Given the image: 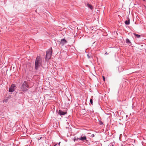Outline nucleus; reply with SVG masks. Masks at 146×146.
<instances>
[{
  "label": "nucleus",
  "mask_w": 146,
  "mask_h": 146,
  "mask_svg": "<svg viewBox=\"0 0 146 146\" xmlns=\"http://www.w3.org/2000/svg\"><path fill=\"white\" fill-rule=\"evenodd\" d=\"M56 145H55L54 146H56Z\"/></svg>",
  "instance_id": "2eb2a0df"
},
{
  "label": "nucleus",
  "mask_w": 146,
  "mask_h": 146,
  "mask_svg": "<svg viewBox=\"0 0 146 146\" xmlns=\"http://www.w3.org/2000/svg\"><path fill=\"white\" fill-rule=\"evenodd\" d=\"M133 34L136 36V37L138 38H139L141 36L140 35L137 34L135 33H134Z\"/></svg>",
  "instance_id": "9d476101"
},
{
  "label": "nucleus",
  "mask_w": 146,
  "mask_h": 146,
  "mask_svg": "<svg viewBox=\"0 0 146 146\" xmlns=\"http://www.w3.org/2000/svg\"><path fill=\"white\" fill-rule=\"evenodd\" d=\"M103 78L104 81H105V78L104 76H103Z\"/></svg>",
  "instance_id": "ddd939ff"
},
{
  "label": "nucleus",
  "mask_w": 146,
  "mask_h": 146,
  "mask_svg": "<svg viewBox=\"0 0 146 146\" xmlns=\"http://www.w3.org/2000/svg\"><path fill=\"white\" fill-rule=\"evenodd\" d=\"M90 102L91 103V104L93 105V100L92 99H91L90 100Z\"/></svg>",
  "instance_id": "f8f14e48"
},
{
  "label": "nucleus",
  "mask_w": 146,
  "mask_h": 146,
  "mask_svg": "<svg viewBox=\"0 0 146 146\" xmlns=\"http://www.w3.org/2000/svg\"><path fill=\"white\" fill-rule=\"evenodd\" d=\"M58 113L60 115H63L65 114L66 113V112H64L62 111V110H60L59 111Z\"/></svg>",
  "instance_id": "0eeeda50"
},
{
  "label": "nucleus",
  "mask_w": 146,
  "mask_h": 146,
  "mask_svg": "<svg viewBox=\"0 0 146 146\" xmlns=\"http://www.w3.org/2000/svg\"><path fill=\"white\" fill-rule=\"evenodd\" d=\"M30 88V87L28 83L25 81L22 84L21 87V89L23 92H26L28 90V88Z\"/></svg>",
  "instance_id": "f257e3e1"
},
{
  "label": "nucleus",
  "mask_w": 146,
  "mask_h": 146,
  "mask_svg": "<svg viewBox=\"0 0 146 146\" xmlns=\"http://www.w3.org/2000/svg\"><path fill=\"white\" fill-rule=\"evenodd\" d=\"M41 59L39 56H37L35 61V69L37 70L38 67L41 64Z\"/></svg>",
  "instance_id": "f03ea898"
},
{
  "label": "nucleus",
  "mask_w": 146,
  "mask_h": 146,
  "mask_svg": "<svg viewBox=\"0 0 146 146\" xmlns=\"http://www.w3.org/2000/svg\"><path fill=\"white\" fill-rule=\"evenodd\" d=\"M125 24L126 25H129L130 23V20L129 18L127 21H125Z\"/></svg>",
  "instance_id": "6e6552de"
},
{
  "label": "nucleus",
  "mask_w": 146,
  "mask_h": 146,
  "mask_svg": "<svg viewBox=\"0 0 146 146\" xmlns=\"http://www.w3.org/2000/svg\"><path fill=\"white\" fill-rule=\"evenodd\" d=\"M15 87L16 86L15 84H12L10 87L9 89V92H13L15 90Z\"/></svg>",
  "instance_id": "20e7f679"
},
{
  "label": "nucleus",
  "mask_w": 146,
  "mask_h": 146,
  "mask_svg": "<svg viewBox=\"0 0 146 146\" xmlns=\"http://www.w3.org/2000/svg\"><path fill=\"white\" fill-rule=\"evenodd\" d=\"M91 136L92 137H94V134H92V135Z\"/></svg>",
  "instance_id": "4468645a"
},
{
  "label": "nucleus",
  "mask_w": 146,
  "mask_h": 146,
  "mask_svg": "<svg viewBox=\"0 0 146 146\" xmlns=\"http://www.w3.org/2000/svg\"><path fill=\"white\" fill-rule=\"evenodd\" d=\"M87 5L88 7L89 8H90V9H91V10H92L93 9V7L90 5L89 4H87Z\"/></svg>",
  "instance_id": "1a4fd4ad"
},
{
  "label": "nucleus",
  "mask_w": 146,
  "mask_h": 146,
  "mask_svg": "<svg viewBox=\"0 0 146 146\" xmlns=\"http://www.w3.org/2000/svg\"><path fill=\"white\" fill-rule=\"evenodd\" d=\"M78 139L82 140L83 141L85 140L87 141L86 138V136L81 137L80 138H77L76 139H74V141L75 142L76 140H78Z\"/></svg>",
  "instance_id": "39448f33"
},
{
  "label": "nucleus",
  "mask_w": 146,
  "mask_h": 146,
  "mask_svg": "<svg viewBox=\"0 0 146 146\" xmlns=\"http://www.w3.org/2000/svg\"><path fill=\"white\" fill-rule=\"evenodd\" d=\"M52 53V49L51 48L50 49L48 50L46 52V59L48 60L50 58Z\"/></svg>",
  "instance_id": "7ed1b4c3"
},
{
  "label": "nucleus",
  "mask_w": 146,
  "mask_h": 146,
  "mask_svg": "<svg viewBox=\"0 0 146 146\" xmlns=\"http://www.w3.org/2000/svg\"><path fill=\"white\" fill-rule=\"evenodd\" d=\"M102 124V122H101V124Z\"/></svg>",
  "instance_id": "f3484780"
},
{
  "label": "nucleus",
  "mask_w": 146,
  "mask_h": 146,
  "mask_svg": "<svg viewBox=\"0 0 146 146\" xmlns=\"http://www.w3.org/2000/svg\"><path fill=\"white\" fill-rule=\"evenodd\" d=\"M60 142L59 143V144H60Z\"/></svg>",
  "instance_id": "a211bd4d"
},
{
  "label": "nucleus",
  "mask_w": 146,
  "mask_h": 146,
  "mask_svg": "<svg viewBox=\"0 0 146 146\" xmlns=\"http://www.w3.org/2000/svg\"><path fill=\"white\" fill-rule=\"evenodd\" d=\"M111 146H114L113 145H111Z\"/></svg>",
  "instance_id": "dca6fc26"
},
{
  "label": "nucleus",
  "mask_w": 146,
  "mask_h": 146,
  "mask_svg": "<svg viewBox=\"0 0 146 146\" xmlns=\"http://www.w3.org/2000/svg\"><path fill=\"white\" fill-rule=\"evenodd\" d=\"M126 42L127 43H128V44H131V42H130V40H129L128 39V38L126 39Z\"/></svg>",
  "instance_id": "9b49d317"
},
{
  "label": "nucleus",
  "mask_w": 146,
  "mask_h": 146,
  "mask_svg": "<svg viewBox=\"0 0 146 146\" xmlns=\"http://www.w3.org/2000/svg\"><path fill=\"white\" fill-rule=\"evenodd\" d=\"M67 42L66 40L64 38L62 39L61 40V41L60 42V44H61L62 45H64V44L66 43Z\"/></svg>",
  "instance_id": "423d86ee"
}]
</instances>
